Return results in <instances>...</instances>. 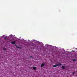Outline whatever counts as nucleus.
I'll return each mask as SVG.
<instances>
[{
	"mask_svg": "<svg viewBox=\"0 0 77 77\" xmlns=\"http://www.w3.org/2000/svg\"><path fill=\"white\" fill-rule=\"evenodd\" d=\"M73 74H75V72H73Z\"/></svg>",
	"mask_w": 77,
	"mask_h": 77,
	"instance_id": "9b49d317",
	"label": "nucleus"
},
{
	"mask_svg": "<svg viewBox=\"0 0 77 77\" xmlns=\"http://www.w3.org/2000/svg\"><path fill=\"white\" fill-rule=\"evenodd\" d=\"M44 65H45V64L44 63H42V64L41 65V67H43V66H44Z\"/></svg>",
	"mask_w": 77,
	"mask_h": 77,
	"instance_id": "f03ea898",
	"label": "nucleus"
},
{
	"mask_svg": "<svg viewBox=\"0 0 77 77\" xmlns=\"http://www.w3.org/2000/svg\"><path fill=\"white\" fill-rule=\"evenodd\" d=\"M62 69H65V66H62Z\"/></svg>",
	"mask_w": 77,
	"mask_h": 77,
	"instance_id": "39448f33",
	"label": "nucleus"
},
{
	"mask_svg": "<svg viewBox=\"0 0 77 77\" xmlns=\"http://www.w3.org/2000/svg\"><path fill=\"white\" fill-rule=\"evenodd\" d=\"M4 50H6V48H4Z\"/></svg>",
	"mask_w": 77,
	"mask_h": 77,
	"instance_id": "9d476101",
	"label": "nucleus"
},
{
	"mask_svg": "<svg viewBox=\"0 0 77 77\" xmlns=\"http://www.w3.org/2000/svg\"><path fill=\"white\" fill-rule=\"evenodd\" d=\"M33 69L35 70L36 69V67H33Z\"/></svg>",
	"mask_w": 77,
	"mask_h": 77,
	"instance_id": "20e7f679",
	"label": "nucleus"
},
{
	"mask_svg": "<svg viewBox=\"0 0 77 77\" xmlns=\"http://www.w3.org/2000/svg\"><path fill=\"white\" fill-rule=\"evenodd\" d=\"M59 66V64H56L55 65H54L53 66V67H57V66Z\"/></svg>",
	"mask_w": 77,
	"mask_h": 77,
	"instance_id": "f257e3e1",
	"label": "nucleus"
},
{
	"mask_svg": "<svg viewBox=\"0 0 77 77\" xmlns=\"http://www.w3.org/2000/svg\"><path fill=\"white\" fill-rule=\"evenodd\" d=\"M4 39H5V40L7 39V38H6V37H4Z\"/></svg>",
	"mask_w": 77,
	"mask_h": 77,
	"instance_id": "423d86ee",
	"label": "nucleus"
},
{
	"mask_svg": "<svg viewBox=\"0 0 77 77\" xmlns=\"http://www.w3.org/2000/svg\"><path fill=\"white\" fill-rule=\"evenodd\" d=\"M11 43L12 44H15V41H14V42H11Z\"/></svg>",
	"mask_w": 77,
	"mask_h": 77,
	"instance_id": "7ed1b4c3",
	"label": "nucleus"
},
{
	"mask_svg": "<svg viewBox=\"0 0 77 77\" xmlns=\"http://www.w3.org/2000/svg\"><path fill=\"white\" fill-rule=\"evenodd\" d=\"M30 57H32V56H30Z\"/></svg>",
	"mask_w": 77,
	"mask_h": 77,
	"instance_id": "f8f14e48",
	"label": "nucleus"
},
{
	"mask_svg": "<svg viewBox=\"0 0 77 77\" xmlns=\"http://www.w3.org/2000/svg\"><path fill=\"white\" fill-rule=\"evenodd\" d=\"M17 47L18 48H20V47Z\"/></svg>",
	"mask_w": 77,
	"mask_h": 77,
	"instance_id": "1a4fd4ad",
	"label": "nucleus"
},
{
	"mask_svg": "<svg viewBox=\"0 0 77 77\" xmlns=\"http://www.w3.org/2000/svg\"><path fill=\"white\" fill-rule=\"evenodd\" d=\"M73 61H75V59H73Z\"/></svg>",
	"mask_w": 77,
	"mask_h": 77,
	"instance_id": "6e6552de",
	"label": "nucleus"
},
{
	"mask_svg": "<svg viewBox=\"0 0 77 77\" xmlns=\"http://www.w3.org/2000/svg\"><path fill=\"white\" fill-rule=\"evenodd\" d=\"M57 65H60V66L61 65V64L60 63H59V64H57Z\"/></svg>",
	"mask_w": 77,
	"mask_h": 77,
	"instance_id": "0eeeda50",
	"label": "nucleus"
}]
</instances>
